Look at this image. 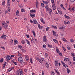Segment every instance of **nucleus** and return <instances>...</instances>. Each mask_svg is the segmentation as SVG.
Here are the masks:
<instances>
[{"mask_svg":"<svg viewBox=\"0 0 75 75\" xmlns=\"http://www.w3.org/2000/svg\"><path fill=\"white\" fill-rule=\"evenodd\" d=\"M44 4L43 3H41V6H42V7H44Z\"/></svg>","mask_w":75,"mask_h":75,"instance_id":"79ce46f5","label":"nucleus"},{"mask_svg":"<svg viewBox=\"0 0 75 75\" xmlns=\"http://www.w3.org/2000/svg\"><path fill=\"white\" fill-rule=\"evenodd\" d=\"M59 29L60 30H63V29H64V28L63 27V26L61 27H60L59 28Z\"/></svg>","mask_w":75,"mask_h":75,"instance_id":"49530a36","label":"nucleus"},{"mask_svg":"<svg viewBox=\"0 0 75 75\" xmlns=\"http://www.w3.org/2000/svg\"><path fill=\"white\" fill-rule=\"evenodd\" d=\"M47 46L48 47H49V48H50H50H52V45H51L50 46V44H48L47 45Z\"/></svg>","mask_w":75,"mask_h":75,"instance_id":"f704fd0d","label":"nucleus"},{"mask_svg":"<svg viewBox=\"0 0 75 75\" xmlns=\"http://www.w3.org/2000/svg\"><path fill=\"white\" fill-rule=\"evenodd\" d=\"M21 50L22 51H23V52H25V50H24V49H21Z\"/></svg>","mask_w":75,"mask_h":75,"instance_id":"338daca9","label":"nucleus"},{"mask_svg":"<svg viewBox=\"0 0 75 75\" xmlns=\"http://www.w3.org/2000/svg\"><path fill=\"white\" fill-rule=\"evenodd\" d=\"M18 60L19 62H20L21 63L22 62H23V58H22V57H19L18 58Z\"/></svg>","mask_w":75,"mask_h":75,"instance_id":"20e7f679","label":"nucleus"},{"mask_svg":"<svg viewBox=\"0 0 75 75\" xmlns=\"http://www.w3.org/2000/svg\"><path fill=\"white\" fill-rule=\"evenodd\" d=\"M69 21L67 22H66L65 23H64V24H65V25H66V24H69Z\"/></svg>","mask_w":75,"mask_h":75,"instance_id":"a19ab883","label":"nucleus"},{"mask_svg":"<svg viewBox=\"0 0 75 75\" xmlns=\"http://www.w3.org/2000/svg\"><path fill=\"white\" fill-rule=\"evenodd\" d=\"M25 36L27 37L28 38H30V36L28 35H25Z\"/></svg>","mask_w":75,"mask_h":75,"instance_id":"603ef678","label":"nucleus"},{"mask_svg":"<svg viewBox=\"0 0 75 75\" xmlns=\"http://www.w3.org/2000/svg\"><path fill=\"white\" fill-rule=\"evenodd\" d=\"M5 5V1H3L2 2V5L3 6H4Z\"/></svg>","mask_w":75,"mask_h":75,"instance_id":"c03bdc74","label":"nucleus"},{"mask_svg":"<svg viewBox=\"0 0 75 75\" xmlns=\"http://www.w3.org/2000/svg\"><path fill=\"white\" fill-rule=\"evenodd\" d=\"M18 43V42L16 40H14V44H17Z\"/></svg>","mask_w":75,"mask_h":75,"instance_id":"1a4fd4ad","label":"nucleus"},{"mask_svg":"<svg viewBox=\"0 0 75 75\" xmlns=\"http://www.w3.org/2000/svg\"><path fill=\"white\" fill-rule=\"evenodd\" d=\"M10 0H8L7 1V7H8V8L9 9V10H10Z\"/></svg>","mask_w":75,"mask_h":75,"instance_id":"7ed1b4c3","label":"nucleus"},{"mask_svg":"<svg viewBox=\"0 0 75 75\" xmlns=\"http://www.w3.org/2000/svg\"><path fill=\"white\" fill-rule=\"evenodd\" d=\"M2 24L3 25V26L4 27V28H6L7 29H9L10 28V26H7V24L5 23L4 24V23H3Z\"/></svg>","mask_w":75,"mask_h":75,"instance_id":"f03ea898","label":"nucleus"},{"mask_svg":"<svg viewBox=\"0 0 75 75\" xmlns=\"http://www.w3.org/2000/svg\"><path fill=\"white\" fill-rule=\"evenodd\" d=\"M52 7H55V3L54 2H52Z\"/></svg>","mask_w":75,"mask_h":75,"instance_id":"bb28decb","label":"nucleus"},{"mask_svg":"<svg viewBox=\"0 0 75 75\" xmlns=\"http://www.w3.org/2000/svg\"><path fill=\"white\" fill-rule=\"evenodd\" d=\"M6 24H9V21H7L6 22Z\"/></svg>","mask_w":75,"mask_h":75,"instance_id":"0e129e2a","label":"nucleus"},{"mask_svg":"<svg viewBox=\"0 0 75 75\" xmlns=\"http://www.w3.org/2000/svg\"><path fill=\"white\" fill-rule=\"evenodd\" d=\"M32 33L33 34V35L34 37H35V33L34 31L33 30L32 31Z\"/></svg>","mask_w":75,"mask_h":75,"instance_id":"393cba45","label":"nucleus"},{"mask_svg":"<svg viewBox=\"0 0 75 75\" xmlns=\"http://www.w3.org/2000/svg\"><path fill=\"white\" fill-rule=\"evenodd\" d=\"M60 6L62 8H63L64 7V6H63V5L62 4H61L60 5Z\"/></svg>","mask_w":75,"mask_h":75,"instance_id":"680f3d73","label":"nucleus"},{"mask_svg":"<svg viewBox=\"0 0 75 75\" xmlns=\"http://www.w3.org/2000/svg\"><path fill=\"white\" fill-rule=\"evenodd\" d=\"M18 48H20V49H21L22 48V46H21L20 45H19L18 46Z\"/></svg>","mask_w":75,"mask_h":75,"instance_id":"e433bc0d","label":"nucleus"},{"mask_svg":"<svg viewBox=\"0 0 75 75\" xmlns=\"http://www.w3.org/2000/svg\"><path fill=\"white\" fill-rule=\"evenodd\" d=\"M64 16L65 17V18H68V19L69 18H70V17H69L68 16H67L66 15V14H65L64 15Z\"/></svg>","mask_w":75,"mask_h":75,"instance_id":"a878e982","label":"nucleus"},{"mask_svg":"<svg viewBox=\"0 0 75 75\" xmlns=\"http://www.w3.org/2000/svg\"><path fill=\"white\" fill-rule=\"evenodd\" d=\"M46 66L47 68H49V64L47 62L46 63Z\"/></svg>","mask_w":75,"mask_h":75,"instance_id":"412c9836","label":"nucleus"},{"mask_svg":"<svg viewBox=\"0 0 75 75\" xmlns=\"http://www.w3.org/2000/svg\"><path fill=\"white\" fill-rule=\"evenodd\" d=\"M46 45H43V47L44 48H46Z\"/></svg>","mask_w":75,"mask_h":75,"instance_id":"052dcab7","label":"nucleus"},{"mask_svg":"<svg viewBox=\"0 0 75 75\" xmlns=\"http://www.w3.org/2000/svg\"><path fill=\"white\" fill-rule=\"evenodd\" d=\"M33 21L35 24H38V22L36 19H34Z\"/></svg>","mask_w":75,"mask_h":75,"instance_id":"6e6552de","label":"nucleus"},{"mask_svg":"<svg viewBox=\"0 0 75 75\" xmlns=\"http://www.w3.org/2000/svg\"><path fill=\"white\" fill-rule=\"evenodd\" d=\"M55 66H58V60H56L55 62Z\"/></svg>","mask_w":75,"mask_h":75,"instance_id":"423d86ee","label":"nucleus"},{"mask_svg":"<svg viewBox=\"0 0 75 75\" xmlns=\"http://www.w3.org/2000/svg\"><path fill=\"white\" fill-rule=\"evenodd\" d=\"M63 65L64 67H65V68H66V64L65 63L64 64H63Z\"/></svg>","mask_w":75,"mask_h":75,"instance_id":"6e6d98bb","label":"nucleus"},{"mask_svg":"<svg viewBox=\"0 0 75 75\" xmlns=\"http://www.w3.org/2000/svg\"><path fill=\"white\" fill-rule=\"evenodd\" d=\"M53 34L54 36H55L56 35V32H55L53 31Z\"/></svg>","mask_w":75,"mask_h":75,"instance_id":"72a5a7b5","label":"nucleus"},{"mask_svg":"<svg viewBox=\"0 0 75 75\" xmlns=\"http://www.w3.org/2000/svg\"><path fill=\"white\" fill-rule=\"evenodd\" d=\"M38 27L39 29H41V28H42V26H40V25L38 24Z\"/></svg>","mask_w":75,"mask_h":75,"instance_id":"a211bd4d","label":"nucleus"},{"mask_svg":"<svg viewBox=\"0 0 75 75\" xmlns=\"http://www.w3.org/2000/svg\"><path fill=\"white\" fill-rule=\"evenodd\" d=\"M55 71L57 73V74H58V75H59V72H58V71L57 70H56V69H55Z\"/></svg>","mask_w":75,"mask_h":75,"instance_id":"4d7b16f0","label":"nucleus"},{"mask_svg":"<svg viewBox=\"0 0 75 75\" xmlns=\"http://www.w3.org/2000/svg\"><path fill=\"white\" fill-rule=\"evenodd\" d=\"M6 64H7V63H6V62H5V63H4L3 65L6 66Z\"/></svg>","mask_w":75,"mask_h":75,"instance_id":"13d9d810","label":"nucleus"},{"mask_svg":"<svg viewBox=\"0 0 75 75\" xmlns=\"http://www.w3.org/2000/svg\"><path fill=\"white\" fill-rule=\"evenodd\" d=\"M18 56L21 57V54H20V53L18 54Z\"/></svg>","mask_w":75,"mask_h":75,"instance_id":"774afa93","label":"nucleus"},{"mask_svg":"<svg viewBox=\"0 0 75 75\" xmlns=\"http://www.w3.org/2000/svg\"><path fill=\"white\" fill-rule=\"evenodd\" d=\"M21 12H25V10H24V9L23 8L21 10Z\"/></svg>","mask_w":75,"mask_h":75,"instance_id":"4c0bfd02","label":"nucleus"},{"mask_svg":"<svg viewBox=\"0 0 75 75\" xmlns=\"http://www.w3.org/2000/svg\"><path fill=\"white\" fill-rule=\"evenodd\" d=\"M43 41L44 42H47V37H46V36L45 35L43 37Z\"/></svg>","mask_w":75,"mask_h":75,"instance_id":"f257e3e1","label":"nucleus"},{"mask_svg":"<svg viewBox=\"0 0 75 75\" xmlns=\"http://www.w3.org/2000/svg\"><path fill=\"white\" fill-rule=\"evenodd\" d=\"M51 73L52 75H55V73H54V71H52L51 72Z\"/></svg>","mask_w":75,"mask_h":75,"instance_id":"58836bf2","label":"nucleus"},{"mask_svg":"<svg viewBox=\"0 0 75 75\" xmlns=\"http://www.w3.org/2000/svg\"><path fill=\"white\" fill-rule=\"evenodd\" d=\"M11 59V57H10V56L8 55L7 56L6 59L7 60H9Z\"/></svg>","mask_w":75,"mask_h":75,"instance_id":"4468645a","label":"nucleus"},{"mask_svg":"<svg viewBox=\"0 0 75 75\" xmlns=\"http://www.w3.org/2000/svg\"><path fill=\"white\" fill-rule=\"evenodd\" d=\"M20 75H23V73L22 71H21L20 72Z\"/></svg>","mask_w":75,"mask_h":75,"instance_id":"a18cd8bd","label":"nucleus"},{"mask_svg":"<svg viewBox=\"0 0 75 75\" xmlns=\"http://www.w3.org/2000/svg\"><path fill=\"white\" fill-rule=\"evenodd\" d=\"M58 13H59V14H62V12L61 11H60L59 10H58Z\"/></svg>","mask_w":75,"mask_h":75,"instance_id":"2f4dec72","label":"nucleus"},{"mask_svg":"<svg viewBox=\"0 0 75 75\" xmlns=\"http://www.w3.org/2000/svg\"><path fill=\"white\" fill-rule=\"evenodd\" d=\"M10 42H11V43H13V40H10Z\"/></svg>","mask_w":75,"mask_h":75,"instance_id":"e2e57ef3","label":"nucleus"},{"mask_svg":"<svg viewBox=\"0 0 75 75\" xmlns=\"http://www.w3.org/2000/svg\"><path fill=\"white\" fill-rule=\"evenodd\" d=\"M31 42L33 43H35V41H34V40L33 39L31 40Z\"/></svg>","mask_w":75,"mask_h":75,"instance_id":"ea45409f","label":"nucleus"},{"mask_svg":"<svg viewBox=\"0 0 75 75\" xmlns=\"http://www.w3.org/2000/svg\"><path fill=\"white\" fill-rule=\"evenodd\" d=\"M10 9L9 10V9H8V8L7 13H8V14H10Z\"/></svg>","mask_w":75,"mask_h":75,"instance_id":"c9c22d12","label":"nucleus"},{"mask_svg":"<svg viewBox=\"0 0 75 75\" xmlns=\"http://www.w3.org/2000/svg\"><path fill=\"white\" fill-rule=\"evenodd\" d=\"M52 28H55V29H57V26H54L53 25H52Z\"/></svg>","mask_w":75,"mask_h":75,"instance_id":"7c9ffc66","label":"nucleus"},{"mask_svg":"<svg viewBox=\"0 0 75 75\" xmlns=\"http://www.w3.org/2000/svg\"><path fill=\"white\" fill-rule=\"evenodd\" d=\"M62 40H63V41H64V42H68V41H67V40H66V39H65V38H64L62 39Z\"/></svg>","mask_w":75,"mask_h":75,"instance_id":"c85d7f7f","label":"nucleus"},{"mask_svg":"<svg viewBox=\"0 0 75 75\" xmlns=\"http://www.w3.org/2000/svg\"><path fill=\"white\" fill-rule=\"evenodd\" d=\"M30 16L31 17L33 18L35 17V14H31L30 13Z\"/></svg>","mask_w":75,"mask_h":75,"instance_id":"9d476101","label":"nucleus"},{"mask_svg":"<svg viewBox=\"0 0 75 75\" xmlns=\"http://www.w3.org/2000/svg\"><path fill=\"white\" fill-rule=\"evenodd\" d=\"M50 29V27H48L46 28V30L47 31L49 29Z\"/></svg>","mask_w":75,"mask_h":75,"instance_id":"37998d69","label":"nucleus"},{"mask_svg":"<svg viewBox=\"0 0 75 75\" xmlns=\"http://www.w3.org/2000/svg\"><path fill=\"white\" fill-rule=\"evenodd\" d=\"M30 62L31 64H33V61L32 60V59H31L30 60Z\"/></svg>","mask_w":75,"mask_h":75,"instance_id":"5fc2aeb1","label":"nucleus"},{"mask_svg":"<svg viewBox=\"0 0 75 75\" xmlns=\"http://www.w3.org/2000/svg\"><path fill=\"white\" fill-rule=\"evenodd\" d=\"M45 8L46 11H49V8H48V5H46L45 6Z\"/></svg>","mask_w":75,"mask_h":75,"instance_id":"0eeeda50","label":"nucleus"},{"mask_svg":"<svg viewBox=\"0 0 75 75\" xmlns=\"http://www.w3.org/2000/svg\"><path fill=\"white\" fill-rule=\"evenodd\" d=\"M6 36V35H2L1 37V38L2 39H3Z\"/></svg>","mask_w":75,"mask_h":75,"instance_id":"9b49d317","label":"nucleus"},{"mask_svg":"<svg viewBox=\"0 0 75 75\" xmlns=\"http://www.w3.org/2000/svg\"><path fill=\"white\" fill-rule=\"evenodd\" d=\"M19 13V11H18V10H17L16 11V15L17 17L19 16L18 15Z\"/></svg>","mask_w":75,"mask_h":75,"instance_id":"6ab92c4d","label":"nucleus"},{"mask_svg":"<svg viewBox=\"0 0 75 75\" xmlns=\"http://www.w3.org/2000/svg\"><path fill=\"white\" fill-rule=\"evenodd\" d=\"M25 64V62L22 63L21 64V66H24V65Z\"/></svg>","mask_w":75,"mask_h":75,"instance_id":"473e14b6","label":"nucleus"},{"mask_svg":"<svg viewBox=\"0 0 75 75\" xmlns=\"http://www.w3.org/2000/svg\"><path fill=\"white\" fill-rule=\"evenodd\" d=\"M35 58L38 61H39V60L40 59H39V58H38V57H36Z\"/></svg>","mask_w":75,"mask_h":75,"instance_id":"09e8293b","label":"nucleus"},{"mask_svg":"<svg viewBox=\"0 0 75 75\" xmlns=\"http://www.w3.org/2000/svg\"><path fill=\"white\" fill-rule=\"evenodd\" d=\"M25 41L28 45H30V41L26 39Z\"/></svg>","mask_w":75,"mask_h":75,"instance_id":"ddd939ff","label":"nucleus"},{"mask_svg":"<svg viewBox=\"0 0 75 75\" xmlns=\"http://www.w3.org/2000/svg\"><path fill=\"white\" fill-rule=\"evenodd\" d=\"M21 43L22 44H25V41L24 40H22L21 41Z\"/></svg>","mask_w":75,"mask_h":75,"instance_id":"de8ad7c7","label":"nucleus"},{"mask_svg":"<svg viewBox=\"0 0 75 75\" xmlns=\"http://www.w3.org/2000/svg\"><path fill=\"white\" fill-rule=\"evenodd\" d=\"M49 14L51 15V13H52V9L49 8Z\"/></svg>","mask_w":75,"mask_h":75,"instance_id":"4be33fe9","label":"nucleus"},{"mask_svg":"<svg viewBox=\"0 0 75 75\" xmlns=\"http://www.w3.org/2000/svg\"><path fill=\"white\" fill-rule=\"evenodd\" d=\"M44 61V59H39V61L40 63H42V62H43Z\"/></svg>","mask_w":75,"mask_h":75,"instance_id":"39448f33","label":"nucleus"},{"mask_svg":"<svg viewBox=\"0 0 75 75\" xmlns=\"http://www.w3.org/2000/svg\"><path fill=\"white\" fill-rule=\"evenodd\" d=\"M43 3H44V4H48L49 3V2L48 1L47 2L46 1H43Z\"/></svg>","mask_w":75,"mask_h":75,"instance_id":"b1692460","label":"nucleus"},{"mask_svg":"<svg viewBox=\"0 0 75 75\" xmlns=\"http://www.w3.org/2000/svg\"><path fill=\"white\" fill-rule=\"evenodd\" d=\"M45 57L46 58H48V54L47 53H45Z\"/></svg>","mask_w":75,"mask_h":75,"instance_id":"2eb2a0df","label":"nucleus"},{"mask_svg":"<svg viewBox=\"0 0 75 75\" xmlns=\"http://www.w3.org/2000/svg\"><path fill=\"white\" fill-rule=\"evenodd\" d=\"M16 74L17 75H19V72L18 71L16 72Z\"/></svg>","mask_w":75,"mask_h":75,"instance_id":"864d4df0","label":"nucleus"},{"mask_svg":"<svg viewBox=\"0 0 75 75\" xmlns=\"http://www.w3.org/2000/svg\"><path fill=\"white\" fill-rule=\"evenodd\" d=\"M1 48H3V50H5V48L3 46H1Z\"/></svg>","mask_w":75,"mask_h":75,"instance_id":"bf43d9fd","label":"nucleus"},{"mask_svg":"<svg viewBox=\"0 0 75 75\" xmlns=\"http://www.w3.org/2000/svg\"><path fill=\"white\" fill-rule=\"evenodd\" d=\"M67 48L69 50H71V48L69 47H67Z\"/></svg>","mask_w":75,"mask_h":75,"instance_id":"69168bd1","label":"nucleus"},{"mask_svg":"<svg viewBox=\"0 0 75 75\" xmlns=\"http://www.w3.org/2000/svg\"><path fill=\"white\" fill-rule=\"evenodd\" d=\"M71 56H73V57H75V54H73L72 53H71Z\"/></svg>","mask_w":75,"mask_h":75,"instance_id":"8fccbe9b","label":"nucleus"},{"mask_svg":"<svg viewBox=\"0 0 75 75\" xmlns=\"http://www.w3.org/2000/svg\"><path fill=\"white\" fill-rule=\"evenodd\" d=\"M30 13H36V11H35V10H31L30 11Z\"/></svg>","mask_w":75,"mask_h":75,"instance_id":"dca6fc26","label":"nucleus"},{"mask_svg":"<svg viewBox=\"0 0 75 75\" xmlns=\"http://www.w3.org/2000/svg\"><path fill=\"white\" fill-rule=\"evenodd\" d=\"M25 58L27 61H28L29 60V58H28V56H26L25 57Z\"/></svg>","mask_w":75,"mask_h":75,"instance_id":"5701e85b","label":"nucleus"},{"mask_svg":"<svg viewBox=\"0 0 75 75\" xmlns=\"http://www.w3.org/2000/svg\"><path fill=\"white\" fill-rule=\"evenodd\" d=\"M67 73H69V72H71V71L69 70V69L68 68H67Z\"/></svg>","mask_w":75,"mask_h":75,"instance_id":"c756f323","label":"nucleus"},{"mask_svg":"<svg viewBox=\"0 0 75 75\" xmlns=\"http://www.w3.org/2000/svg\"><path fill=\"white\" fill-rule=\"evenodd\" d=\"M53 41H54V42H55V43H58V40H57L55 39H53Z\"/></svg>","mask_w":75,"mask_h":75,"instance_id":"f3484780","label":"nucleus"},{"mask_svg":"<svg viewBox=\"0 0 75 75\" xmlns=\"http://www.w3.org/2000/svg\"><path fill=\"white\" fill-rule=\"evenodd\" d=\"M3 61H4L3 59L2 58L0 60V62H3Z\"/></svg>","mask_w":75,"mask_h":75,"instance_id":"3c124183","label":"nucleus"},{"mask_svg":"<svg viewBox=\"0 0 75 75\" xmlns=\"http://www.w3.org/2000/svg\"><path fill=\"white\" fill-rule=\"evenodd\" d=\"M67 61H69L70 59L68 58H64V61H67Z\"/></svg>","mask_w":75,"mask_h":75,"instance_id":"aec40b11","label":"nucleus"},{"mask_svg":"<svg viewBox=\"0 0 75 75\" xmlns=\"http://www.w3.org/2000/svg\"><path fill=\"white\" fill-rule=\"evenodd\" d=\"M35 4L36 8H38V3L37 0L36 1V2L35 3Z\"/></svg>","mask_w":75,"mask_h":75,"instance_id":"f8f14e48","label":"nucleus"},{"mask_svg":"<svg viewBox=\"0 0 75 75\" xmlns=\"http://www.w3.org/2000/svg\"><path fill=\"white\" fill-rule=\"evenodd\" d=\"M56 51L57 53H58V52H59V50H58V48L57 47H56Z\"/></svg>","mask_w":75,"mask_h":75,"instance_id":"cd10ccee","label":"nucleus"}]
</instances>
